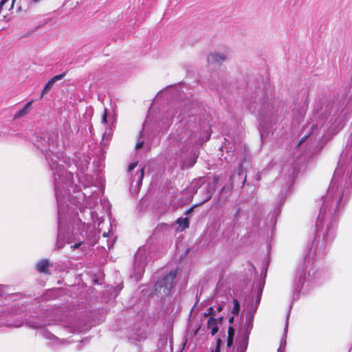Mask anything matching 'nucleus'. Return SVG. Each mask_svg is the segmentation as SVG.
I'll return each instance as SVG.
<instances>
[{"instance_id":"obj_17","label":"nucleus","mask_w":352,"mask_h":352,"mask_svg":"<svg viewBox=\"0 0 352 352\" xmlns=\"http://www.w3.org/2000/svg\"><path fill=\"white\" fill-rule=\"evenodd\" d=\"M60 311L58 309H56L52 312L51 314L53 315L52 318H51L50 316H47L46 320H45L43 324L44 325H50L52 324H56V322L60 321L59 318L57 317L58 313H59Z\"/></svg>"},{"instance_id":"obj_31","label":"nucleus","mask_w":352,"mask_h":352,"mask_svg":"<svg viewBox=\"0 0 352 352\" xmlns=\"http://www.w3.org/2000/svg\"><path fill=\"white\" fill-rule=\"evenodd\" d=\"M143 144H144V141H140V140H139L138 143L136 144L135 149L138 150V149L141 148L142 147Z\"/></svg>"},{"instance_id":"obj_26","label":"nucleus","mask_w":352,"mask_h":352,"mask_svg":"<svg viewBox=\"0 0 352 352\" xmlns=\"http://www.w3.org/2000/svg\"><path fill=\"white\" fill-rule=\"evenodd\" d=\"M144 167L141 168L140 169V174L138 175V186H140L142 185V179L144 177Z\"/></svg>"},{"instance_id":"obj_15","label":"nucleus","mask_w":352,"mask_h":352,"mask_svg":"<svg viewBox=\"0 0 352 352\" xmlns=\"http://www.w3.org/2000/svg\"><path fill=\"white\" fill-rule=\"evenodd\" d=\"M307 155H308L307 154H306V155L302 154V156L300 157V158L298 159L297 161L301 160V159L302 160V161H305L307 158ZM297 166H298V162H296V163L292 166V169L289 170L288 175H287L289 181L293 180L294 177L297 175V173L298 172Z\"/></svg>"},{"instance_id":"obj_40","label":"nucleus","mask_w":352,"mask_h":352,"mask_svg":"<svg viewBox=\"0 0 352 352\" xmlns=\"http://www.w3.org/2000/svg\"><path fill=\"white\" fill-rule=\"evenodd\" d=\"M191 211H192V209H191V208H190V209H189V210H188L186 211V214H189Z\"/></svg>"},{"instance_id":"obj_29","label":"nucleus","mask_w":352,"mask_h":352,"mask_svg":"<svg viewBox=\"0 0 352 352\" xmlns=\"http://www.w3.org/2000/svg\"><path fill=\"white\" fill-rule=\"evenodd\" d=\"M107 109H105L104 113L102 115V122L104 124H106L107 122Z\"/></svg>"},{"instance_id":"obj_32","label":"nucleus","mask_w":352,"mask_h":352,"mask_svg":"<svg viewBox=\"0 0 352 352\" xmlns=\"http://www.w3.org/2000/svg\"><path fill=\"white\" fill-rule=\"evenodd\" d=\"M209 315H214V309L212 307H209L207 313H205L206 316Z\"/></svg>"},{"instance_id":"obj_13","label":"nucleus","mask_w":352,"mask_h":352,"mask_svg":"<svg viewBox=\"0 0 352 352\" xmlns=\"http://www.w3.org/2000/svg\"><path fill=\"white\" fill-rule=\"evenodd\" d=\"M66 75V72H63L60 74H58V75H56L54 76H53L46 84L44 86L43 90H42V93H41V98L43 97V96L46 94L47 92H48L51 88L53 87L54 84L58 81V80H60L61 79H63Z\"/></svg>"},{"instance_id":"obj_18","label":"nucleus","mask_w":352,"mask_h":352,"mask_svg":"<svg viewBox=\"0 0 352 352\" xmlns=\"http://www.w3.org/2000/svg\"><path fill=\"white\" fill-rule=\"evenodd\" d=\"M32 100L28 102L21 109L18 111L14 115V118L18 119L19 118L25 116L29 111L31 104H32Z\"/></svg>"},{"instance_id":"obj_30","label":"nucleus","mask_w":352,"mask_h":352,"mask_svg":"<svg viewBox=\"0 0 352 352\" xmlns=\"http://www.w3.org/2000/svg\"><path fill=\"white\" fill-rule=\"evenodd\" d=\"M138 165V162H133L131 163L129 167H128V171L131 172Z\"/></svg>"},{"instance_id":"obj_43","label":"nucleus","mask_w":352,"mask_h":352,"mask_svg":"<svg viewBox=\"0 0 352 352\" xmlns=\"http://www.w3.org/2000/svg\"><path fill=\"white\" fill-rule=\"evenodd\" d=\"M13 326H14V327H19V326H21V324H14Z\"/></svg>"},{"instance_id":"obj_45","label":"nucleus","mask_w":352,"mask_h":352,"mask_svg":"<svg viewBox=\"0 0 352 352\" xmlns=\"http://www.w3.org/2000/svg\"><path fill=\"white\" fill-rule=\"evenodd\" d=\"M232 320H233V318H230V322H231L232 321Z\"/></svg>"},{"instance_id":"obj_4","label":"nucleus","mask_w":352,"mask_h":352,"mask_svg":"<svg viewBox=\"0 0 352 352\" xmlns=\"http://www.w3.org/2000/svg\"><path fill=\"white\" fill-rule=\"evenodd\" d=\"M330 115L328 117V122L329 121ZM327 118H324L319 114V112L315 111L312 118L311 122L306 125L303 129L305 135L301 138L298 143L296 153L301 148L303 147L304 143L307 141V146L309 149L314 148V150H320L322 148L323 144L325 143L326 138H324L327 127L324 126V121Z\"/></svg>"},{"instance_id":"obj_6","label":"nucleus","mask_w":352,"mask_h":352,"mask_svg":"<svg viewBox=\"0 0 352 352\" xmlns=\"http://www.w3.org/2000/svg\"><path fill=\"white\" fill-rule=\"evenodd\" d=\"M264 285V280L260 282L255 305H252L250 307L245 308L243 311L236 340V346L232 349V352H246L248 346L249 336L253 327L254 314L260 303Z\"/></svg>"},{"instance_id":"obj_27","label":"nucleus","mask_w":352,"mask_h":352,"mask_svg":"<svg viewBox=\"0 0 352 352\" xmlns=\"http://www.w3.org/2000/svg\"><path fill=\"white\" fill-rule=\"evenodd\" d=\"M3 309L1 307H0V327L4 324V322H2L5 316V313Z\"/></svg>"},{"instance_id":"obj_2","label":"nucleus","mask_w":352,"mask_h":352,"mask_svg":"<svg viewBox=\"0 0 352 352\" xmlns=\"http://www.w3.org/2000/svg\"><path fill=\"white\" fill-rule=\"evenodd\" d=\"M350 150L351 148L344 155H341L342 159L338 162L327 195L322 198V204L316 223V236L300 262L294 280L296 294L318 278L315 271L316 263L323 258L336 237L337 219L347 204L352 190V155Z\"/></svg>"},{"instance_id":"obj_10","label":"nucleus","mask_w":352,"mask_h":352,"mask_svg":"<svg viewBox=\"0 0 352 352\" xmlns=\"http://www.w3.org/2000/svg\"><path fill=\"white\" fill-rule=\"evenodd\" d=\"M146 247L140 248L135 254L133 277L136 280L141 278L144 272V267L151 259Z\"/></svg>"},{"instance_id":"obj_3","label":"nucleus","mask_w":352,"mask_h":352,"mask_svg":"<svg viewBox=\"0 0 352 352\" xmlns=\"http://www.w3.org/2000/svg\"><path fill=\"white\" fill-rule=\"evenodd\" d=\"M183 93L184 87L180 85L168 87L158 93L157 97L165 98L167 100L173 98L175 100L174 108H170L162 116L163 128L166 129L170 126L173 118L178 113V109H179V113L177 116L179 119L177 129L170 135V142L172 144L183 142L187 144H197L198 142L195 135V129L197 128L196 122L197 120V116H195L197 103L188 98L181 101Z\"/></svg>"},{"instance_id":"obj_14","label":"nucleus","mask_w":352,"mask_h":352,"mask_svg":"<svg viewBox=\"0 0 352 352\" xmlns=\"http://www.w3.org/2000/svg\"><path fill=\"white\" fill-rule=\"evenodd\" d=\"M222 317H219V318H214V317H210L208 320V329H210L212 336L215 335L219 331L218 324L221 322Z\"/></svg>"},{"instance_id":"obj_9","label":"nucleus","mask_w":352,"mask_h":352,"mask_svg":"<svg viewBox=\"0 0 352 352\" xmlns=\"http://www.w3.org/2000/svg\"><path fill=\"white\" fill-rule=\"evenodd\" d=\"M177 270H172L157 280L155 285V292L163 298L170 294L177 276Z\"/></svg>"},{"instance_id":"obj_41","label":"nucleus","mask_w":352,"mask_h":352,"mask_svg":"<svg viewBox=\"0 0 352 352\" xmlns=\"http://www.w3.org/2000/svg\"><path fill=\"white\" fill-rule=\"evenodd\" d=\"M68 327H72V328L73 329V330H74V331H78V329H75V328H73V327H72V326H70V325H69V326H68Z\"/></svg>"},{"instance_id":"obj_12","label":"nucleus","mask_w":352,"mask_h":352,"mask_svg":"<svg viewBox=\"0 0 352 352\" xmlns=\"http://www.w3.org/2000/svg\"><path fill=\"white\" fill-rule=\"evenodd\" d=\"M227 58V54L221 52H213L208 56L207 60L209 65H220Z\"/></svg>"},{"instance_id":"obj_46","label":"nucleus","mask_w":352,"mask_h":352,"mask_svg":"<svg viewBox=\"0 0 352 352\" xmlns=\"http://www.w3.org/2000/svg\"><path fill=\"white\" fill-rule=\"evenodd\" d=\"M100 221H99V222L98 223V226H100Z\"/></svg>"},{"instance_id":"obj_33","label":"nucleus","mask_w":352,"mask_h":352,"mask_svg":"<svg viewBox=\"0 0 352 352\" xmlns=\"http://www.w3.org/2000/svg\"><path fill=\"white\" fill-rule=\"evenodd\" d=\"M54 290H50V291H48V292H47V295L50 296H52V297H53V298H54V297L55 296V295L54 294Z\"/></svg>"},{"instance_id":"obj_37","label":"nucleus","mask_w":352,"mask_h":352,"mask_svg":"<svg viewBox=\"0 0 352 352\" xmlns=\"http://www.w3.org/2000/svg\"><path fill=\"white\" fill-rule=\"evenodd\" d=\"M196 162V160H194L193 162L188 166L189 167H192Z\"/></svg>"},{"instance_id":"obj_38","label":"nucleus","mask_w":352,"mask_h":352,"mask_svg":"<svg viewBox=\"0 0 352 352\" xmlns=\"http://www.w3.org/2000/svg\"><path fill=\"white\" fill-rule=\"evenodd\" d=\"M102 235H103V236H104V238H106V237H107V236H108L109 233H107V232H104L103 233V234H102Z\"/></svg>"},{"instance_id":"obj_19","label":"nucleus","mask_w":352,"mask_h":352,"mask_svg":"<svg viewBox=\"0 0 352 352\" xmlns=\"http://www.w3.org/2000/svg\"><path fill=\"white\" fill-rule=\"evenodd\" d=\"M177 223L179 225L177 230L181 232L184 231L186 228L189 227V220L187 217L179 218L177 220Z\"/></svg>"},{"instance_id":"obj_22","label":"nucleus","mask_w":352,"mask_h":352,"mask_svg":"<svg viewBox=\"0 0 352 352\" xmlns=\"http://www.w3.org/2000/svg\"><path fill=\"white\" fill-rule=\"evenodd\" d=\"M283 198L282 197L281 198V200H280V205L278 206V207L277 208H276L274 211V214H273V216L272 217V224L273 225H275L276 224V219H277V217L279 215V214L280 213V205L283 203Z\"/></svg>"},{"instance_id":"obj_25","label":"nucleus","mask_w":352,"mask_h":352,"mask_svg":"<svg viewBox=\"0 0 352 352\" xmlns=\"http://www.w3.org/2000/svg\"><path fill=\"white\" fill-rule=\"evenodd\" d=\"M262 214V210L260 208L258 207L257 208V211L256 212H254V214H253V221H254V223L255 225H259V220H260V217Z\"/></svg>"},{"instance_id":"obj_5","label":"nucleus","mask_w":352,"mask_h":352,"mask_svg":"<svg viewBox=\"0 0 352 352\" xmlns=\"http://www.w3.org/2000/svg\"><path fill=\"white\" fill-rule=\"evenodd\" d=\"M330 115L328 117V122L329 121ZM327 118H324L319 114V112L315 111L312 118L311 122L306 125L303 129L305 135L301 138L298 143L296 153L301 148L303 147L304 143L307 141V146L309 149L314 148V150H320L322 148L323 144L325 143L326 138H324L327 127L324 126V121Z\"/></svg>"},{"instance_id":"obj_23","label":"nucleus","mask_w":352,"mask_h":352,"mask_svg":"<svg viewBox=\"0 0 352 352\" xmlns=\"http://www.w3.org/2000/svg\"><path fill=\"white\" fill-rule=\"evenodd\" d=\"M307 104L306 102H304V104L300 107V109L298 110V113L296 115V118L297 120H301L306 111H307Z\"/></svg>"},{"instance_id":"obj_42","label":"nucleus","mask_w":352,"mask_h":352,"mask_svg":"<svg viewBox=\"0 0 352 352\" xmlns=\"http://www.w3.org/2000/svg\"><path fill=\"white\" fill-rule=\"evenodd\" d=\"M14 0H12V1L11 8H12V7H13V6H14Z\"/></svg>"},{"instance_id":"obj_1","label":"nucleus","mask_w":352,"mask_h":352,"mask_svg":"<svg viewBox=\"0 0 352 352\" xmlns=\"http://www.w3.org/2000/svg\"><path fill=\"white\" fill-rule=\"evenodd\" d=\"M35 144L45 155L53 173L58 217L56 248L60 249L65 244L74 242L71 248L76 250L82 245L89 230L99 221L93 209L98 203L97 199L94 196L89 197L85 201V208H82L83 204L71 196V190L74 192L73 174L65 170L63 165L60 164L69 166L71 159L65 155V145L56 133L40 138Z\"/></svg>"},{"instance_id":"obj_44","label":"nucleus","mask_w":352,"mask_h":352,"mask_svg":"<svg viewBox=\"0 0 352 352\" xmlns=\"http://www.w3.org/2000/svg\"><path fill=\"white\" fill-rule=\"evenodd\" d=\"M142 133L140 132L139 138H141Z\"/></svg>"},{"instance_id":"obj_34","label":"nucleus","mask_w":352,"mask_h":352,"mask_svg":"<svg viewBox=\"0 0 352 352\" xmlns=\"http://www.w3.org/2000/svg\"><path fill=\"white\" fill-rule=\"evenodd\" d=\"M242 167L243 164L242 163L240 164L239 168V175H241L242 174Z\"/></svg>"},{"instance_id":"obj_21","label":"nucleus","mask_w":352,"mask_h":352,"mask_svg":"<svg viewBox=\"0 0 352 352\" xmlns=\"http://www.w3.org/2000/svg\"><path fill=\"white\" fill-rule=\"evenodd\" d=\"M234 334V328L232 327H230L228 329V340H227V347L228 348H230L232 346Z\"/></svg>"},{"instance_id":"obj_24","label":"nucleus","mask_w":352,"mask_h":352,"mask_svg":"<svg viewBox=\"0 0 352 352\" xmlns=\"http://www.w3.org/2000/svg\"><path fill=\"white\" fill-rule=\"evenodd\" d=\"M233 305L234 306H233V308H232L231 312L233 315L236 316L239 314V311H240V303L237 299L233 300Z\"/></svg>"},{"instance_id":"obj_20","label":"nucleus","mask_w":352,"mask_h":352,"mask_svg":"<svg viewBox=\"0 0 352 352\" xmlns=\"http://www.w3.org/2000/svg\"><path fill=\"white\" fill-rule=\"evenodd\" d=\"M288 320V318L287 319V321ZM287 329H288V324L286 323V325L284 329V333L283 336L280 340V346L278 349V352H283L285 349V347L286 346V338H287Z\"/></svg>"},{"instance_id":"obj_36","label":"nucleus","mask_w":352,"mask_h":352,"mask_svg":"<svg viewBox=\"0 0 352 352\" xmlns=\"http://www.w3.org/2000/svg\"><path fill=\"white\" fill-rule=\"evenodd\" d=\"M211 198V195H209L206 199H204L201 203H205L208 201Z\"/></svg>"},{"instance_id":"obj_11","label":"nucleus","mask_w":352,"mask_h":352,"mask_svg":"<svg viewBox=\"0 0 352 352\" xmlns=\"http://www.w3.org/2000/svg\"><path fill=\"white\" fill-rule=\"evenodd\" d=\"M38 333L42 336L43 338L48 340L50 344L53 347H57L67 343L65 340H61L52 334L47 329L44 328H41L38 330Z\"/></svg>"},{"instance_id":"obj_28","label":"nucleus","mask_w":352,"mask_h":352,"mask_svg":"<svg viewBox=\"0 0 352 352\" xmlns=\"http://www.w3.org/2000/svg\"><path fill=\"white\" fill-rule=\"evenodd\" d=\"M221 340L219 338L217 342V346L214 352H220V346H221Z\"/></svg>"},{"instance_id":"obj_8","label":"nucleus","mask_w":352,"mask_h":352,"mask_svg":"<svg viewBox=\"0 0 352 352\" xmlns=\"http://www.w3.org/2000/svg\"><path fill=\"white\" fill-rule=\"evenodd\" d=\"M352 111V104L349 102L340 112L338 110H333L330 112L329 121V126L327 129V135H334L344 126V121L350 111Z\"/></svg>"},{"instance_id":"obj_39","label":"nucleus","mask_w":352,"mask_h":352,"mask_svg":"<svg viewBox=\"0 0 352 352\" xmlns=\"http://www.w3.org/2000/svg\"><path fill=\"white\" fill-rule=\"evenodd\" d=\"M222 310V307L221 306H219V307L217 308V311L219 312Z\"/></svg>"},{"instance_id":"obj_7","label":"nucleus","mask_w":352,"mask_h":352,"mask_svg":"<svg viewBox=\"0 0 352 352\" xmlns=\"http://www.w3.org/2000/svg\"><path fill=\"white\" fill-rule=\"evenodd\" d=\"M245 105L252 113H258V119L259 120V131L261 139L263 141L266 133H268L269 127L272 124V111L271 105L265 98L256 94L250 100H245Z\"/></svg>"},{"instance_id":"obj_16","label":"nucleus","mask_w":352,"mask_h":352,"mask_svg":"<svg viewBox=\"0 0 352 352\" xmlns=\"http://www.w3.org/2000/svg\"><path fill=\"white\" fill-rule=\"evenodd\" d=\"M52 266V264L47 259L40 261L36 265V270L41 273L48 274V267Z\"/></svg>"},{"instance_id":"obj_35","label":"nucleus","mask_w":352,"mask_h":352,"mask_svg":"<svg viewBox=\"0 0 352 352\" xmlns=\"http://www.w3.org/2000/svg\"><path fill=\"white\" fill-rule=\"evenodd\" d=\"M5 287L4 285H0V296H1L3 294V288Z\"/></svg>"}]
</instances>
